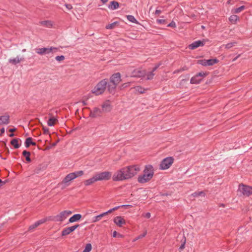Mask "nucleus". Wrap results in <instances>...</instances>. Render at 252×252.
I'll return each mask as SVG.
<instances>
[{
	"label": "nucleus",
	"instance_id": "f257e3e1",
	"mask_svg": "<svg viewBox=\"0 0 252 252\" xmlns=\"http://www.w3.org/2000/svg\"><path fill=\"white\" fill-rule=\"evenodd\" d=\"M154 174V168L151 165L145 166L143 174L138 177L137 181L139 183L144 184L149 181L153 177Z\"/></svg>",
	"mask_w": 252,
	"mask_h": 252
},
{
	"label": "nucleus",
	"instance_id": "f03ea898",
	"mask_svg": "<svg viewBox=\"0 0 252 252\" xmlns=\"http://www.w3.org/2000/svg\"><path fill=\"white\" fill-rule=\"evenodd\" d=\"M112 178V180L114 182L128 180L125 167L119 169L114 172Z\"/></svg>",
	"mask_w": 252,
	"mask_h": 252
},
{
	"label": "nucleus",
	"instance_id": "7ed1b4c3",
	"mask_svg": "<svg viewBox=\"0 0 252 252\" xmlns=\"http://www.w3.org/2000/svg\"><path fill=\"white\" fill-rule=\"evenodd\" d=\"M107 83L108 82L106 79L101 80L92 90V93L96 95L102 94L106 90Z\"/></svg>",
	"mask_w": 252,
	"mask_h": 252
},
{
	"label": "nucleus",
	"instance_id": "20e7f679",
	"mask_svg": "<svg viewBox=\"0 0 252 252\" xmlns=\"http://www.w3.org/2000/svg\"><path fill=\"white\" fill-rule=\"evenodd\" d=\"M128 179L136 175L141 170L140 165H132L125 167Z\"/></svg>",
	"mask_w": 252,
	"mask_h": 252
},
{
	"label": "nucleus",
	"instance_id": "39448f33",
	"mask_svg": "<svg viewBox=\"0 0 252 252\" xmlns=\"http://www.w3.org/2000/svg\"><path fill=\"white\" fill-rule=\"evenodd\" d=\"M174 159L172 157H167L164 158L160 162L159 169L166 170L170 168L174 162Z\"/></svg>",
	"mask_w": 252,
	"mask_h": 252
},
{
	"label": "nucleus",
	"instance_id": "423d86ee",
	"mask_svg": "<svg viewBox=\"0 0 252 252\" xmlns=\"http://www.w3.org/2000/svg\"><path fill=\"white\" fill-rule=\"evenodd\" d=\"M98 181H108L112 177V172L110 171H105L101 172H98L95 174Z\"/></svg>",
	"mask_w": 252,
	"mask_h": 252
},
{
	"label": "nucleus",
	"instance_id": "0eeeda50",
	"mask_svg": "<svg viewBox=\"0 0 252 252\" xmlns=\"http://www.w3.org/2000/svg\"><path fill=\"white\" fill-rule=\"evenodd\" d=\"M72 214V212L69 210H65L61 212L59 214L54 217L53 220L55 221L62 222L65 220L68 216Z\"/></svg>",
	"mask_w": 252,
	"mask_h": 252
},
{
	"label": "nucleus",
	"instance_id": "6e6552de",
	"mask_svg": "<svg viewBox=\"0 0 252 252\" xmlns=\"http://www.w3.org/2000/svg\"><path fill=\"white\" fill-rule=\"evenodd\" d=\"M238 191L245 196H249L252 194V188L243 184L239 185Z\"/></svg>",
	"mask_w": 252,
	"mask_h": 252
},
{
	"label": "nucleus",
	"instance_id": "1a4fd4ad",
	"mask_svg": "<svg viewBox=\"0 0 252 252\" xmlns=\"http://www.w3.org/2000/svg\"><path fill=\"white\" fill-rule=\"evenodd\" d=\"M74 179V178L73 177V174L72 173H70L63 178L61 183V185H63V188H64L69 186L71 182Z\"/></svg>",
	"mask_w": 252,
	"mask_h": 252
},
{
	"label": "nucleus",
	"instance_id": "9d476101",
	"mask_svg": "<svg viewBox=\"0 0 252 252\" xmlns=\"http://www.w3.org/2000/svg\"><path fill=\"white\" fill-rule=\"evenodd\" d=\"M198 63L203 66L213 65L219 62V60L217 59L209 60H201L198 61Z\"/></svg>",
	"mask_w": 252,
	"mask_h": 252
},
{
	"label": "nucleus",
	"instance_id": "9b49d317",
	"mask_svg": "<svg viewBox=\"0 0 252 252\" xmlns=\"http://www.w3.org/2000/svg\"><path fill=\"white\" fill-rule=\"evenodd\" d=\"M110 83L118 85L121 81V76L119 72L113 74L110 78Z\"/></svg>",
	"mask_w": 252,
	"mask_h": 252
},
{
	"label": "nucleus",
	"instance_id": "f8f14e48",
	"mask_svg": "<svg viewBox=\"0 0 252 252\" xmlns=\"http://www.w3.org/2000/svg\"><path fill=\"white\" fill-rule=\"evenodd\" d=\"M79 226V224H76L75 225L64 228L62 231V236H64L69 234L70 233L74 231Z\"/></svg>",
	"mask_w": 252,
	"mask_h": 252
},
{
	"label": "nucleus",
	"instance_id": "ddd939ff",
	"mask_svg": "<svg viewBox=\"0 0 252 252\" xmlns=\"http://www.w3.org/2000/svg\"><path fill=\"white\" fill-rule=\"evenodd\" d=\"M205 45V42L204 40H197L194 41L191 44L189 45V49L194 50L199 47H202Z\"/></svg>",
	"mask_w": 252,
	"mask_h": 252
},
{
	"label": "nucleus",
	"instance_id": "4468645a",
	"mask_svg": "<svg viewBox=\"0 0 252 252\" xmlns=\"http://www.w3.org/2000/svg\"><path fill=\"white\" fill-rule=\"evenodd\" d=\"M146 75L145 70L135 69L132 73V76L134 77H141Z\"/></svg>",
	"mask_w": 252,
	"mask_h": 252
},
{
	"label": "nucleus",
	"instance_id": "2eb2a0df",
	"mask_svg": "<svg viewBox=\"0 0 252 252\" xmlns=\"http://www.w3.org/2000/svg\"><path fill=\"white\" fill-rule=\"evenodd\" d=\"M102 111L105 112H110L112 109L111 102L109 100L104 101L102 104Z\"/></svg>",
	"mask_w": 252,
	"mask_h": 252
},
{
	"label": "nucleus",
	"instance_id": "dca6fc26",
	"mask_svg": "<svg viewBox=\"0 0 252 252\" xmlns=\"http://www.w3.org/2000/svg\"><path fill=\"white\" fill-rule=\"evenodd\" d=\"M101 114V110L97 107H95L93 110H91L90 113V116L92 118H95L100 116Z\"/></svg>",
	"mask_w": 252,
	"mask_h": 252
},
{
	"label": "nucleus",
	"instance_id": "f3484780",
	"mask_svg": "<svg viewBox=\"0 0 252 252\" xmlns=\"http://www.w3.org/2000/svg\"><path fill=\"white\" fill-rule=\"evenodd\" d=\"M114 223L119 227H122L126 224V220L121 216H117L114 219Z\"/></svg>",
	"mask_w": 252,
	"mask_h": 252
},
{
	"label": "nucleus",
	"instance_id": "a211bd4d",
	"mask_svg": "<svg viewBox=\"0 0 252 252\" xmlns=\"http://www.w3.org/2000/svg\"><path fill=\"white\" fill-rule=\"evenodd\" d=\"M97 179L96 178V176L94 174L93 177L92 178L87 179L84 182V184L85 186H89L92 184H93L94 183L97 182Z\"/></svg>",
	"mask_w": 252,
	"mask_h": 252
},
{
	"label": "nucleus",
	"instance_id": "6ab92c4d",
	"mask_svg": "<svg viewBox=\"0 0 252 252\" xmlns=\"http://www.w3.org/2000/svg\"><path fill=\"white\" fill-rule=\"evenodd\" d=\"M9 123V116L7 114L0 117V125H7Z\"/></svg>",
	"mask_w": 252,
	"mask_h": 252
},
{
	"label": "nucleus",
	"instance_id": "aec40b11",
	"mask_svg": "<svg viewBox=\"0 0 252 252\" xmlns=\"http://www.w3.org/2000/svg\"><path fill=\"white\" fill-rule=\"evenodd\" d=\"M23 58H20L19 56H17L15 58L9 59L8 62L12 64L16 65L23 61Z\"/></svg>",
	"mask_w": 252,
	"mask_h": 252
},
{
	"label": "nucleus",
	"instance_id": "412c9836",
	"mask_svg": "<svg viewBox=\"0 0 252 252\" xmlns=\"http://www.w3.org/2000/svg\"><path fill=\"white\" fill-rule=\"evenodd\" d=\"M82 218L81 214H77L74 215L73 216L70 217L69 219V222L72 223L80 220Z\"/></svg>",
	"mask_w": 252,
	"mask_h": 252
},
{
	"label": "nucleus",
	"instance_id": "4be33fe9",
	"mask_svg": "<svg viewBox=\"0 0 252 252\" xmlns=\"http://www.w3.org/2000/svg\"><path fill=\"white\" fill-rule=\"evenodd\" d=\"M119 3L118 1H111L108 5V8L111 10H115L118 9L119 7Z\"/></svg>",
	"mask_w": 252,
	"mask_h": 252
},
{
	"label": "nucleus",
	"instance_id": "5701e85b",
	"mask_svg": "<svg viewBox=\"0 0 252 252\" xmlns=\"http://www.w3.org/2000/svg\"><path fill=\"white\" fill-rule=\"evenodd\" d=\"M240 20V18L238 16L236 15H231L229 17V21L230 22L231 24H235L237 22V21Z\"/></svg>",
	"mask_w": 252,
	"mask_h": 252
},
{
	"label": "nucleus",
	"instance_id": "b1692460",
	"mask_svg": "<svg viewBox=\"0 0 252 252\" xmlns=\"http://www.w3.org/2000/svg\"><path fill=\"white\" fill-rule=\"evenodd\" d=\"M58 122L57 118L52 117H51L47 122V124L50 126H54L56 123Z\"/></svg>",
	"mask_w": 252,
	"mask_h": 252
},
{
	"label": "nucleus",
	"instance_id": "393cba45",
	"mask_svg": "<svg viewBox=\"0 0 252 252\" xmlns=\"http://www.w3.org/2000/svg\"><path fill=\"white\" fill-rule=\"evenodd\" d=\"M58 48L54 47H50V48H46L45 54H49L50 53H54L57 52Z\"/></svg>",
	"mask_w": 252,
	"mask_h": 252
},
{
	"label": "nucleus",
	"instance_id": "a878e982",
	"mask_svg": "<svg viewBox=\"0 0 252 252\" xmlns=\"http://www.w3.org/2000/svg\"><path fill=\"white\" fill-rule=\"evenodd\" d=\"M40 24L47 28H51L53 26V22L49 20L41 21L40 22Z\"/></svg>",
	"mask_w": 252,
	"mask_h": 252
},
{
	"label": "nucleus",
	"instance_id": "bb28decb",
	"mask_svg": "<svg viewBox=\"0 0 252 252\" xmlns=\"http://www.w3.org/2000/svg\"><path fill=\"white\" fill-rule=\"evenodd\" d=\"M117 85L110 83L108 85V90L111 94H114L115 92L116 88L117 87Z\"/></svg>",
	"mask_w": 252,
	"mask_h": 252
},
{
	"label": "nucleus",
	"instance_id": "cd10ccee",
	"mask_svg": "<svg viewBox=\"0 0 252 252\" xmlns=\"http://www.w3.org/2000/svg\"><path fill=\"white\" fill-rule=\"evenodd\" d=\"M30 145L35 146L36 143L32 141V138L31 137H28L26 139L25 146L28 148Z\"/></svg>",
	"mask_w": 252,
	"mask_h": 252
},
{
	"label": "nucleus",
	"instance_id": "c85d7f7f",
	"mask_svg": "<svg viewBox=\"0 0 252 252\" xmlns=\"http://www.w3.org/2000/svg\"><path fill=\"white\" fill-rule=\"evenodd\" d=\"M202 78H198V76H194L190 79V83L191 84H198L201 81Z\"/></svg>",
	"mask_w": 252,
	"mask_h": 252
},
{
	"label": "nucleus",
	"instance_id": "c756f323",
	"mask_svg": "<svg viewBox=\"0 0 252 252\" xmlns=\"http://www.w3.org/2000/svg\"><path fill=\"white\" fill-rule=\"evenodd\" d=\"M23 155L26 158V160L28 161V162H30L31 161V159L30 158V155H31V153L30 152H28L26 150L24 151L23 152V153H22Z\"/></svg>",
	"mask_w": 252,
	"mask_h": 252
},
{
	"label": "nucleus",
	"instance_id": "7c9ffc66",
	"mask_svg": "<svg viewBox=\"0 0 252 252\" xmlns=\"http://www.w3.org/2000/svg\"><path fill=\"white\" fill-rule=\"evenodd\" d=\"M132 89H134L136 92H138L140 94L144 93L145 91V90L144 88H143L140 86H136L133 88Z\"/></svg>",
	"mask_w": 252,
	"mask_h": 252
},
{
	"label": "nucleus",
	"instance_id": "2f4dec72",
	"mask_svg": "<svg viewBox=\"0 0 252 252\" xmlns=\"http://www.w3.org/2000/svg\"><path fill=\"white\" fill-rule=\"evenodd\" d=\"M74 179L78 177H80L84 174V172L82 170L74 172H72Z\"/></svg>",
	"mask_w": 252,
	"mask_h": 252
},
{
	"label": "nucleus",
	"instance_id": "473e14b6",
	"mask_svg": "<svg viewBox=\"0 0 252 252\" xmlns=\"http://www.w3.org/2000/svg\"><path fill=\"white\" fill-rule=\"evenodd\" d=\"M35 51L37 54L40 55H43L45 54L46 47L37 48Z\"/></svg>",
	"mask_w": 252,
	"mask_h": 252
},
{
	"label": "nucleus",
	"instance_id": "72a5a7b5",
	"mask_svg": "<svg viewBox=\"0 0 252 252\" xmlns=\"http://www.w3.org/2000/svg\"><path fill=\"white\" fill-rule=\"evenodd\" d=\"M10 143L15 149H17L19 147V145L18 144V141L17 139H12Z\"/></svg>",
	"mask_w": 252,
	"mask_h": 252
},
{
	"label": "nucleus",
	"instance_id": "f704fd0d",
	"mask_svg": "<svg viewBox=\"0 0 252 252\" xmlns=\"http://www.w3.org/2000/svg\"><path fill=\"white\" fill-rule=\"evenodd\" d=\"M126 18H127V19L132 22V23H135V24H138V21L136 20V19L135 18V17L132 16V15H127L126 16Z\"/></svg>",
	"mask_w": 252,
	"mask_h": 252
},
{
	"label": "nucleus",
	"instance_id": "c9c22d12",
	"mask_svg": "<svg viewBox=\"0 0 252 252\" xmlns=\"http://www.w3.org/2000/svg\"><path fill=\"white\" fill-rule=\"evenodd\" d=\"M103 217H104V216L102 213L97 216H95L93 218L92 222H97V221H99Z\"/></svg>",
	"mask_w": 252,
	"mask_h": 252
},
{
	"label": "nucleus",
	"instance_id": "e433bc0d",
	"mask_svg": "<svg viewBox=\"0 0 252 252\" xmlns=\"http://www.w3.org/2000/svg\"><path fill=\"white\" fill-rule=\"evenodd\" d=\"M118 24V22H114L111 24H108L106 26V29H114L117 25Z\"/></svg>",
	"mask_w": 252,
	"mask_h": 252
},
{
	"label": "nucleus",
	"instance_id": "4c0bfd02",
	"mask_svg": "<svg viewBox=\"0 0 252 252\" xmlns=\"http://www.w3.org/2000/svg\"><path fill=\"white\" fill-rule=\"evenodd\" d=\"M146 75L147 76V80H152L153 79L155 74L152 70V71L148 72L147 74L146 73Z\"/></svg>",
	"mask_w": 252,
	"mask_h": 252
},
{
	"label": "nucleus",
	"instance_id": "58836bf2",
	"mask_svg": "<svg viewBox=\"0 0 252 252\" xmlns=\"http://www.w3.org/2000/svg\"><path fill=\"white\" fill-rule=\"evenodd\" d=\"M119 208H120V207H117H117H114V208H113L112 209H111L109 210L107 212L103 213L102 214H103V216H106V215H108V214H109L110 213H111L112 212L118 210Z\"/></svg>",
	"mask_w": 252,
	"mask_h": 252
},
{
	"label": "nucleus",
	"instance_id": "ea45409f",
	"mask_svg": "<svg viewBox=\"0 0 252 252\" xmlns=\"http://www.w3.org/2000/svg\"><path fill=\"white\" fill-rule=\"evenodd\" d=\"M237 44V42H235V41L232 42H230V43H228L227 44H226L225 45V47L226 49H229L232 48V47H233L234 46L236 45Z\"/></svg>",
	"mask_w": 252,
	"mask_h": 252
},
{
	"label": "nucleus",
	"instance_id": "a19ab883",
	"mask_svg": "<svg viewBox=\"0 0 252 252\" xmlns=\"http://www.w3.org/2000/svg\"><path fill=\"white\" fill-rule=\"evenodd\" d=\"M192 196L193 197H198L199 196H205V193L201 191H198V192H194L191 194Z\"/></svg>",
	"mask_w": 252,
	"mask_h": 252
},
{
	"label": "nucleus",
	"instance_id": "79ce46f5",
	"mask_svg": "<svg viewBox=\"0 0 252 252\" xmlns=\"http://www.w3.org/2000/svg\"><path fill=\"white\" fill-rule=\"evenodd\" d=\"M245 9V6L244 5L241 6L240 7L235 8L234 10V13H239L243 10Z\"/></svg>",
	"mask_w": 252,
	"mask_h": 252
},
{
	"label": "nucleus",
	"instance_id": "37998d69",
	"mask_svg": "<svg viewBox=\"0 0 252 252\" xmlns=\"http://www.w3.org/2000/svg\"><path fill=\"white\" fill-rule=\"evenodd\" d=\"M92 248V245L90 243H88L86 245L85 248L83 251L84 252H90Z\"/></svg>",
	"mask_w": 252,
	"mask_h": 252
},
{
	"label": "nucleus",
	"instance_id": "c03bdc74",
	"mask_svg": "<svg viewBox=\"0 0 252 252\" xmlns=\"http://www.w3.org/2000/svg\"><path fill=\"white\" fill-rule=\"evenodd\" d=\"M181 242H182V244H181V245L180 246V247L179 248V249L181 250H183L185 248V244L186 242V239L185 237H184V238H183V240L181 241Z\"/></svg>",
	"mask_w": 252,
	"mask_h": 252
},
{
	"label": "nucleus",
	"instance_id": "a18cd8bd",
	"mask_svg": "<svg viewBox=\"0 0 252 252\" xmlns=\"http://www.w3.org/2000/svg\"><path fill=\"white\" fill-rule=\"evenodd\" d=\"M147 231L145 230L142 234L139 235L138 236H137L134 240V241H135L138 239H141L143 237H144L146 234H147Z\"/></svg>",
	"mask_w": 252,
	"mask_h": 252
},
{
	"label": "nucleus",
	"instance_id": "49530a36",
	"mask_svg": "<svg viewBox=\"0 0 252 252\" xmlns=\"http://www.w3.org/2000/svg\"><path fill=\"white\" fill-rule=\"evenodd\" d=\"M130 85V82H126V83H123L120 86V89H121V90L124 89L126 88L129 87Z\"/></svg>",
	"mask_w": 252,
	"mask_h": 252
},
{
	"label": "nucleus",
	"instance_id": "de8ad7c7",
	"mask_svg": "<svg viewBox=\"0 0 252 252\" xmlns=\"http://www.w3.org/2000/svg\"><path fill=\"white\" fill-rule=\"evenodd\" d=\"M207 73L204 72L198 73L195 76H198V78H202L207 75Z\"/></svg>",
	"mask_w": 252,
	"mask_h": 252
},
{
	"label": "nucleus",
	"instance_id": "09e8293b",
	"mask_svg": "<svg viewBox=\"0 0 252 252\" xmlns=\"http://www.w3.org/2000/svg\"><path fill=\"white\" fill-rule=\"evenodd\" d=\"M56 60L58 61V62H61V61H63L65 59V57L63 55H61V56H58L57 57H56L55 58Z\"/></svg>",
	"mask_w": 252,
	"mask_h": 252
},
{
	"label": "nucleus",
	"instance_id": "8fccbe9b",
	"mask_svg": "<svg viewBox=\"0 0 252 252\" xmlns=\"http://www.w3.org/2000/svg\"><path fill=\"white\" fill-rule=\"evenodd\" d=\"M38 226H39L38 224L36 222H35L34 224H33L29 226V230H32L35 228L36 227H37Z\"/></svg>",
	"mask_w": 252,
	"mask_h": 252
},
{
	"label": "nucleus",
	"instance_id": "3c124183",
	"mask_svg": "<svg viewBox=\"0 0 252 252\" xmlns=\"http://www.w3.org/2000/svg\"><path fill=\"white\" fill-rule=\"evenodd\" d=\"M161 64L162 63L160 62L156 64L155 67L153 68V72L155 71Z\"/></svg>",
	"mask_w": 252,
	"mask_h": 252
},
{
	"label": "nucleus",
	"instance_id": "603ef678",
	"mask_svg": "<svg viewBox=\"0 0 252 252\" xmlns=\"http://www.w3.org/2000/svg\"><path fill=\"white\" fill-rule=\"evenodd\" d=\"M46 219H41L40 220H39L38 221H36L37 223L38 224V225H40V224L44 223L45 222H46Z\"/></svg>",
	"mask_w": 252,
	"mask_h": 252
},
{
	"label": "nucleus",
	"instance_id": "864d4df0",
	"mask_svg": "<svg viewBox=\"0 0 252 252\" xmlns=\"http://www.w3.org/2000/svg\"><path fill=\"white\" fill-rule=\"evenodd\" d=\"M168 27L176 28V25L174 21H172L170 24L168 25Z\"/></svg>",
	"mask_w": 252,
	"mask_h": 252
},
{
	"label": "nucleus",
	"instance_id": "5fc2aeb1",
	"mask_svg": "<svg viewBox=\"0 0 252 252\" xmlns=\"http://www.w3.org/2000/svg\"><path fill=\"white\" fill-rule=\"evenodd\" d=\"M142 216L146 218L149 219L151 217V214L148 212L146 214H143Z\"/></svg>",
	"mask_w": 252,
	"mask_h": 252
},
{
	"label": "nucleus",
	"instance_id": "6e6d98bb",
	"mask_svg": "<svg viewBox=\"0 0 252 252\" xmlns=\"http://www.w3.org/2000/svg\"><path fill=\"white\" fill-rule=\"evenodd\" d=\"M43 129L44 130V133L45 134H49V128L46 127H43Z\"/></svg>",
	"mask_w": 252,
	"mask_h": 252
},
{
	"label": "nucleus",
	"instance_id": "4d7b16f0",
	"mask_svg": "<svg viewBox=\"0 0 252 252\" xmlns=\"http://www.w3.org/2000/svg\"><path fill=\"white\" fill-rule=\"evenodd\" d=\"M65 6L68 10H70V9H72V6L70 4H65Z\"/></svg>",
	"mask_w": 252,
	"mask_h": 252
},
{
	"label": "nucleus",
	"instance_id": "13d9d810",
	"mask_svg": "<svg viewBox=\"0 0 252 252\" xmlns=\"http://www.w3.org/2000/svg\"><path fill=\"white\" fill-rule=\"evenodd\" d=\"M185 70V69L182 68H181L180 69H178V70H176L174 71L173 73L174 74H175V73H179L180 72H181V71H183Z\"/></svg>",
	"mask_w": 252,
	"mask_h": 252
},
{
	"label": "nucleus",
	"instance_id": "bf43d9fd",
	"mask_svg": "<svg viewBox=\"0 0 252 252\" xmlns=\"http://www.w3.org/2000/svg\"><path fill=\"white\" fill-rule=\"evenodd\" d=\"M118 207H120V208H129V207H131V205H121V206H119Z\"/></svg>",
	"mask_w": 252,
	"mask_h": 252
},
{
	"label": "nucleus",
	"instance_id": "052dcab7",
	"mask_svg": "<svg viewBox=\"0 0 252 252\" xmlns=\"http://www.w3.org/2000/svg\"><path fill=\"white\" fill-rule=\"evenodd\" d=\"M161 12V11L160 10L157 9L155 11V15H159Z\"/></svg>",
	"mask_w": 252,
	"mask_h": 252
},
{
	"label": "nucleus",
	"instance_id": "680f3d73",
	"mask_svg": "<svg viewBox=\"0 0 252 252\" xmlns=\"http://www.w3.org/2000/svg\"><path fill=\"white\" fill-rule=\"evenodd\" d=\"M5 184V181H2L0 179V188L3 185H4V184Z\"/></svg>",
	"mask_w": 252,
	"mask_h": 252
},
{
	"label": "nucleus",
	"instance_id": "e2e57ef3",
	"mask_svg": "<svg viewBox=\"0 0 252 252\" xmlns=\"http://www.w3.org/2000/svg\"><path fill=\"white\" fill-rule=\"evenodd\" d=\"M5 132V129H4V128H2L0 129V135H1L2 134H3Z\"/></svg>",
	"mask_w": 252,
	"mask_h": 252
},
{
	"label": "nucleus",
	"instance_id": "0e129e2a",
	"mask_svg": "<svg viewBox=\"0 0 252 252\" xmlns=\"http://www.w3.org/2000/svg\"><path fill=\"white\" fill-rule=\"evenodd\" d=\"M117 235V232L116 231H114L113 233V237H116Z\"/></svg>",
	"mask_w": 252,
	"mask_h": 252
},
{
	"label": "nucleus",
	"instance_id": "69168bd1",
	"mask_svg": "<svg viewBox=\"0 0 252 252\" xmlns=\"http://www.w3.org/2000/svg\"><path fill=\"white\" fill-rule=\"evenodd\" d=\"M16 130V128H10L9 129V131L11 132H13L14 131H15Z\"/></svg>",
	"mask_w": 252,
	"mask_h": 252
},
{
	"label": "nucleus",
	"instance_id": "338daca9",
	"mask_svg": "<svg viewBox=\"0 0 252 252\" xmlns=\"http://www.w3.org/2000/svg\"><path fill=\"white\" fill-rule=\"evenodd\" d=\"M108 0H101L103 3H105L108 1Z\"/></svg>",
	"mask_w": 252,
	"mask_h": 252
},
{
	"label": "nucleus",
	"instance_id": "774afa93",
	"mask_svg": "<svg viewBox=\"0 0 252 252\" xmlns=\"http://www.w3.org/2000/svg\"><path fill=\"white\" fill-rule=\"evenodd\" d=\"M240 56V55H238L235 59H234L233 60V61H236Z\"/></svg>",
	"mask_w": 252,
	"mask_h": 252
}]
</instances>
